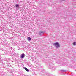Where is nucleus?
I'll return each instance as SVG.
<instances>
[{
  "mask_svg": "<svg viewBox=\"0 0 76 76\" xmlns=\"http://www.w3.org/2000/svg\"><path fill=\"white\" fill-rule=\"evenodd\" d=\"M54 45H55L56 47H57V48H58L60 47V45L59 44V43L57 42L55 43Z\"/></svg>",
  "mask_w": 76,
  "mask_h": 76,
  "instance_id": "1",
  "label": "nucleus"
},
{
  "mask_svg": "<svg viewBox=\"0 0 76 76\" xmlns=\"http://www.w3.org/2000/svg\"><path fill=\"white\" fill-rule=\"evenodd\" d=\"M25 57V55L24 54V53H22L21 54V58H24Z\"/></svg>",
  "mask_w": 76,
  "mask_h": 76,
  "instance_id": "2",
  "label": "nucleus"
},
{
  "mask_svg": "<svg viewBox=\"0 0 76 76\" xmlns=\"http://www.w3.org/2000/svg\"><path fill=\"white\" fill-rule=\"evenodd\" d=\"M25 69L26 71H27V72H29V70L26 68H25Z\"/></svg>",
  "mask_w": 76,
  "mask_h": 76,
  "instance_id": "3",
  "label": "nucleus"
},
{
  "mask_svg": "<svg viewBox=\"0 0 76 76\" xmlns=\"http://www.w3.org/2000/svg\"><path fill=\"white\" fill-rule=\"evenodd\" d=\"M31 38L29 37H28V41H31Z\"/></svg>",
  "mask_w": 76,
  "mask_h": 76,
  "instance_id": "4",
  "label": "nucleus"
},
{
  "mask_svg": "<svg viewBox=\"0 0 76 76\" xmlns=\"http://www.w3.org/2000/svg\"><path fill=\"white\" fill-rule=\"evenodd\" d=\"M73 45H76V42H74L73 43Z\"/></svg>",
  "mask_w": 76,
  "mask_h": 76,
  "instance_id": "5",
  "label": "nucleus"
},
{
  "mask_svg": "<svg viewBox=\"0 0 76 76\" xmlns=\"http://www.w3.org/2000/svg\"><path fill=\"white\" fill-rule=\"evenodd\" d=\"M16 7H19V5L18 4H16L15 5Z\"/></svg>",
  "mask_w": 76,
  "mask_h": 76,
  "instance_id": "6",
  "label": "nucleus"
},
{
  "mask_svg": "<svg viewBox=\"0 0 76 76\" xmlns=\"http://www.w3.org/2000/svg\"><path fill=\"white\" fill-rule=\"evenodd\" d=\"M40 34H43V31H41L39 32Z\"/></svg>",
  "mask_w": 76,
  "mask_h": 76,
  "instance_id": "7",
  "label": "nucleus"
}]
</instances>
